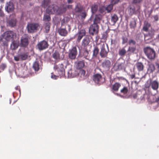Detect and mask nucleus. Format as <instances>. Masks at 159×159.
<instances>
[{"label": "nucleus", "instance_id": "nucleus-41", "mask_svg": "<svg viewBox=\"0 0 159 159\" xmlns=\"http://www.w3.org/2000/svg\"><path fill=\"white\" fill-rule=\"evenodd\" d=\"M130 28L132 29H134L136 26V22L135 20H133L130 23Z\"/></svg>", "mask_w": 159, "mask_h": 159}, {"label": "nucleus", "instance_id": "nucleus-15", "mask_svg": "<svg viewBox=\"0 0 159 159\" xmlns=\"http://www.w3.org/2000/svg\"><path fill=\"white\" fill-rule=\"evenodd\" d=\"M90 40L89 38L86 37L84 38L82 42V48H86L90 42Z\"/></svg>", "mask_w": 159, "mask_h": 159}, {"label": "nucleus", "instance_id": "nucleus-30", "mask_svg": "<svg viewBox=\"0 0 159 159\" xmlns=\"http://www.w3.org/2000/svg\"><path fill=\"white\" fill-rule=\"evenodd\" d=\"M33 68L35 71H38L39 69V62L38 61L35 62L33 66Z\"/></svg>", "mask_w": 159, "mask_h": 159}, {"label": "nucleus", "instance_id": "nucleus-49", "mask_svg": "<svg viewBox=\"0 0 159 159\" xmlns=\"http://www.w3.org/2000/svg\"><path fill=\"white\" fill-rule=\"evenodd\" d=\"M59 76L58 75H55L53 73H51V77L52 79L54 80L57 79L58 78Z\"/></svg>", "mask_w": 159, "mask_h": 159}, {"label": "nucleus", "instance_id": "nucleus-37", "mask_svg": "<svg viewBox=\"0 0 159 159\" xmlns=\"http://www.w3.org/2000/svg\"><path fill=\"white\" fill-rule=\"evenodd\" d=\"M118 20V17L116 14H114L111 17V20L114 23H115Z\"/></svg>", "mask_w": 159, "mask_h": 159}, {"label": "nucleus", "instance_id": "nucleus-23", "mask_svg": "<svg viewBox=\"0 0 159 159\" xmlns=\"http://www.w3.org/2000/svg\"><path fill=\"white\" fill-rule=\"evenodd\" d=\"M69 76L71 77H74L78 74V72L75 71L74 70L72 69L70 70L68 72Z\"/></svg>", "mask_w": 159, "mask_h": 159}, {"label": "nucleus", "instance_id": "nucleus-8", "mask_svg": "<svg viewBox=\"0 0 159 159\" xmlns=\"http://www.w3.org/2000/svg\"><path fill=\"white\" fill-rule=\"evenodd\" d=\"M14 6L11 1L7 2L5 6V10L8 13L12 12L14 10Z\"/></svg>", "mask_w": 159, "mask_h": 159}, {"label": "nucleus", "instance_id": "nucleus-56", "mask_svg": "<svg viewBox=\"0 0 159 159\" xmlns=\"http://www.w3.org/2000/svg\"><path fill=\"white\" fill-rule=\"evenodd\" d=\"M4 16V14L3 11L1 9H0V16L3 17Z\"/></svg>", "mask_w": 159, "mask_h": 159}, {"label": "nucleus", "instance_id": "nucleus-39", "mask_svg": "<svg viewBox=\"0 0 159 159\" xmlns=\"http://www.w3.org/2000/svg\"><path fill=\"white\" fill-rule=\"evenodd\" d=\"M125 47L119 51V54L120 56H123L125 55V54L126 53V51L125 48Z\"/></svg>", "mask_w": 159, "mask_h": 159}, {"label": "nucleus", "instance_id": "nucleus-63", "mask_svg": "<svg viewBox=\"0 0 159 159\" xmlns=\"http://www.w3.org/2000/svg\"><path fill=\"white\" fill-rule=\"evenodd\" d=\"M15 89L16 90H19V91L20 92V87H19V86H16V87H15Z\"/></svg>", "mask_w": 159, "mask_h": 159}, {"label": "nucleus", "instance_id": "nucleus-60", "mask_svg": "<svg viewBox=\"0 0 159 159\" xmlns=\"http://www.w3.org/2000/svg\"><path fill=\"white\" fill-rule=\"evenodd\" d=\"M66 8H67L68 9H71L72 8V6L70 5H67L66 7Z\"/></svg>", "mask_w": 159, "mask_h": 159}, {"label": "nucleus", "instance_id": "nucleus-48", "mask_svg": "<svg viewBox=\"0 0 159 159\" xmlns=\"http://www.w3.org/2000/svg\"><path fill=\"white\" fill-rule=\"evenodd\" d=\"M122 44H124L125 43H127L128 41V39L125 37L123 36L122 38Z\"/></svg>", "mask_w": 159, "mask_h": 159}, {"label": "nucleus", "instance_id": "nucleus-16", "mask_svg": "<svg viewBox=\"0 0 159 159\" xmlns=\"http://www.w3.org/2000/svg\"><path fill=\"white\" fill-rule=\"evenodd\" d=\"M16 20L15 18H13L9 20L7 22V25L11 27H14L16 24Z\"/></svg>", "mask_w": 159, "mask_h": 159}, {"label": "nucleus", "instance_id": "nucleus-1", "mask_svg": "<svg viewBox=\"0 0 159 159\" xmlns=\"http://www.w3.org/2000/svg\"><path fill=\"white\" fill-rule=\"evenodd\" d=\"M16 36V34L12 31L7 30L2 35V38L0 40V42H2V44L5 45L7 42L13 40Z\"/></svg>", "mask_w": 159, "mask_h": 159}, {"label": "nucleus", "instance_id": "nucleus-50", "mask_svg": "<svg viewBox=\"0 0 159 159\" xmlns=\"http://www.w3.org/2000/svg\"><path fill=\"white\" fill-rule=\"evenodd\" d=\"M120 0H111V3L113 5L116 4L120 2Z\"/></svg>", "mask_w": 159, "mask_h": 159}, {"label": "nucleus", "instance_id": "nucleus-45", "mask_svg": "<svg viewBox=\"0 0 159 159\" xmlns=\"http://www.w3.org/2000/svg\"><path fill=\"white\" fill-rule=\"evenodd\" d=\"M85 73L86 72L85 70L82 69L80 70L79 74L80 75L81 77H84Z\"/></svg>", "mask_w": 159, "mask_h": 159}, {"label": "nucleus", "instance_id": "nucleus-44", "mask_svg": "<svg viewBox=\"0 0 159 159\" xmlns=\"http://www.w3.org/2000/svg\"><path fill=\"white\" fill-rule=\"evenodd\" d=\"M135 12V8L134 7H131L129 10V14L132 15L134 14Z\"/></svg>", "mask_w": 159, "mask_h": 159}, {"label": "nucleus", "instance_id": "nucleus-59", "mask_svg": "<svg viewBox=\"0 0 159 159\" xmlns=\"http://www.w3.org/2000/svg\"><path fill=\"white\" fill-rule=\"evenodd\" d=\"M1 67L3 70H4L5 68L6 67V65L5 64H2L1 66Z\"/></svg>", "mask_w": 159, "mask_h": 159}, {"label": "nucleus", "instance_id": "nucleus-32", "mask_svg": "<svg viewBox=\"0 0 159 159\" xmlns=\"http://www.w3.org/2000/svg\"><path fill=\"white\" fill-rule=\"evenodd\" d=\"M50 0H44L42 4V6L45 8L50 3Z\"/></svg>", "mask_w": 159, "mask_h": 159}, {"label": "nucleus", "instance_id": "nucleus-6", "mask_svg": "<svg viewBox=\"0 0 159 159\" xmlns=\"http://www.w3.org/2000/svg\"><path fill=\"white\" fill-rule=\"evenodd\" d=\"M93 81L96 84H101L105 81L102 75L99 74L94 75L93 77Z\"/></svg>", "mask_w": 159, "mask_h": 159}, {"label": "nucleus", "instance_id": "nucleus-46", "mask_svg": "<svg viewBox=\"0 0 159 159\" xmlns=\"http://www.w3.org/2000/svg\"><path fill=\"white\" fill-rule=\"evenodd\" d=\"M136 50V47H129L127 51L128 52H134Z\"/></svg>", "mask_w": 159, "mask_h": 159}, {"label": "nucleus", "instance_id": "nucleus-58", "mask_svg": "<svg viewBox=\"0 0 159 159\" xmlns=\"http://www.w3.org/2000/svg\"><path fill=\"white\" fill-rule=\"evenodd\" d=\"M153 18L155 21H157L158 20V17L157 15H156L153 16Z\"/></svg>", "mask_w": 159, "mask_h": 159}, {"label": "nucleus", "instance_id": "nucleus-19", "mask_svg": "<svg viewBox=\"0 0 159 159\" xmlns=\"http://www.w3.org/2000/svg\"><path fill=\"white\" fill-rule=\"evenodd\" d=\"M136 68L139 71H143L144 68V66L141 62H138L136 64Z\"/></svg>", "mask_w": 159, "mask_h": 159}, {"label": "nucleus", "instance_id": "nucleus-26", "mask_svg": "<svg viewBox=\"0 0 159 159\" xmlns=\"http://www.w3.org/2000/svg\"><path fill=\"white\" fill-rule=\"evenodd\" d=\"M120 86L121 84L120 83H116L112 85V89L115 91H117Z\"/></svg>", "mask_w": 159, "mask_h": 159}, {"label": "nucleus", "instance_id": "nucleus-53", "mask_svg": "<svg viewBox=\"0 0 159 159\" xmlns=\"http://www.w3.org/2000/svg\"><path fill=\"white\" fill-rule=\"evenodd\" d=\"M50 24L49 23H47L46 24L45 30H49L50 29Z\"/></svg>", "mask_w": 159, "mask_h": 159}, {"label": "nucleus", "instance_id": "nucleus-9", "mask_svg": "<svg viewBox=\"0 0 159 159\" xmlns=\"http://www.w3.org/2000/svg\"><path fill=\"white\" fill-rule=\"evenodd\" d=\"M48 46L49 45L48 42L44 40L41 41L37 44L38 48L40 50L46 49L48 47Z\"/></svg>", "mask_w": 159, "mask_h": 159}, {"label": "nucleus", "instance_id": "nucleus-22", "mask_svg": "<svg viewBox=\"0 0 159 159\" xmlns=\"http://www.w3.org/2000/svg\"><path fill=\"white\" fill-rule=\"evenodd\" d=\"M85 30H80L78 33V41L80 42L82 37L85 34Z\"/></svg>", "mask_w": 159, "mask_h": 159}, {"label": "nucleus", "instance_id": "nucleus-51", "mask_svg": "<svg viewBox=\"0 0 159 159\" xmlns=\"http://www.w3.org/2000/svg\"><path fill=\"white\" fill-rule=\"evenodd\" d=\"M136 43V42L134 40L132 39H130L129 42V44L130 45L132 44L134 45Z\"/></svg>", "mask_w": 159, "mask_h": 159}, {"label": "nucleus", "instance_id": "nucleus-18", "mask_svg": "<svg viewBox=\"0 0 159 159\" xmlns=\"http://www.w3.org/2000/svg\"><path fill=\"white\" fill-rule=\"evenodd\" d=\"M111 62L108 60H105L102 63V67L105 69H108L111 66Z\"/></svg>", "mask_w": 159, "mask_h": 159}, {"label": "nucleus", "instance_id": "nucleus-54", "mask_svg": "<svg viewBox=\"0 0 159 159\" xmlns=\"http://www.w3.org/2000/svg\"><path fill=\"white\" fill-rule=\"evenodd\" d=\"M105 10V8L104 7H101L99 8V11L101 13H103Z\"/></svg>", "mask_w": 159, "mask_h": 159}, {"label": "nucleus", "instance_id": "nucleus-62", "mask_svg": "<svg viewBox=\"0 0 159 159\" xmlns=\"http://www.w3.org/2000/svg\"><path fill=\"white\" fill-rule=\"evenodd\" d=\"M130 77L131 79H133L135 77V75L134 74L130 75Z\"/></svg>", "mask_w": 159, "mask_h": 159}, {"label": "nucleus", "instance_id": "nucleus-33", "mask_svg": "<svg viewBox=\"0 0 159 159\" xmlns=\"http://www.w3.org/2000/svg\"><path fill=\"white\" fill-rule=\"evenodd\" d=\"M52 57L54 59L57 60L60 59V55L59 53L57 51H55L52 54Z\"/></svg>", "mask_w": 159, "mask_h": 159}, {"label": "nucleus", "instance_id": "nucleus-43", "mask_svg": "<svg viewBox=\"0 0 159 159\" xmlns=\"http://www.w3.org/2000/svg\"><path fill=\"white\" fill-rule=\"evenodd\" d=\"M128 90L127 87H124L120 90V92L124 94H125L127 93L128 92Z\"/></svg>", "mask_w": 159, "mask_h": 159}, {"label": "nucleus", "instance_id": "nucleus-2", "mask_svg": "<svg viewBox=\"0 0 159 159\" xmlns=\"http://www.w3.org/2000/svg\"><path fill=\"white\" fill-rule=\"evenodd\" d=\"M143 51L149 59L152 60L155 59L156 52L153 48L149 47H147L144 48Z\"/></svg>", "mask_w": 159, "mask_h": 159}, {"label": "nucleus", "instance_id": "nucleus-3", "mask_svg": "<svg viewBox=\"0 0 159 159\" xmlns=\"http://www.w3.org/2000/svg\"><path fill=\"white\" fill-rule=\"evenodd\" d=\"M54 68L55 74L59 75L60 78L64 76L65 69L64 68V65L62 64H59L57 65H55Z\"/></svg>", "mask_w": 159, "mask_h": 159}, {"label": "nucleus", "instance_id": "nucleus-34", "mask_svg": "<svg viewBox=\"0 0 159 159\" xmlns=\"http://www.w3.org/2000/svg\"><path fill=\"white\" fill-rule=\"evenodd\" d=\"M150 26V24L148 22L145 21L144 23L143 30H148Z\"/></svg>", "mask_w": 159, "mask_h": 159}, {"label": "nucleus", "instance_id": "nucleus-5", "mask_svg": "<svg viewBox=\"0 0 159 159\" xmlns=\"http://www.w3.org/2000/svg\"><path fill=\"white\" fill-rule=\"evenodd\" d=\"M30 39L29 36L26 34L24 35L21 37L20 44V46L25 48L27 47L29 43Z\"/></svg>", "mask_w": 159, "mask_h": 159}, {"label": "nucleus", "instance_id": "nucleus-47", "mask_svg": "<svg viewBox=\"0 0 159 159\" xmlns=\"http://www.w3.org/2000/svg\"><path fill=\"white\" fill-rule=\"evenodd\" d=\"M108 32L107 30L102 34V38L103 39H107L108 37Z\"/></svg>", "mask_w": 159, "mask_h": 159}, {"label": "nucleus", "instance_id": "nucleus-57", "mask_svg": "<svg viewBox=\"0 0 159 159\" xmlns=\"http://www.w3.org/2000/svg\"><path fill=\"white\" fill-rule=\"evenodd\" d=\"M143 0H133V3H139L141 2Z\"/></svg>", "mask_w": 159, "mask_h": 159}, {"label": "nucleus", "instance_id": "nucleus-64", "mask_svg": "<svg viewBox=\"0 0 159 159\" xmlns=\"http://www.w3.org/2000/svg\"><path fill=\"white\" fill-rule=\"evenodd\" d=\"M14 60L16 61H19V58H18L17 57H14Z\"/></svg>", "mask_w": 159, "mask_h": 159}, {"label": "nucleus", "instance_id": "nucleus-25", "mask_svg": "<svg viewBox=\"0 0 159 159\" xmlns=\"http://www.w3.org/2000/svg\"><path fill=\"white\" fill-rule=\"evenodd\" d=\"M83 51V54L85 58L86 59H89V51L87 49V48H82Z\"/></svg>", "mask_w": 159, "mask_h": 159}, {"label": "nucleus", "instance_id": "nucleus-7", "mask_svg": "<svg viewBox=\"0 0 159 159\" xmlns=\"http://www.w3.org/2000/svg\"><path fill=\"white\" fill-rule=\"evenodd\" d=\"M58 7L55 5H52L48 6L46 10V13L49 14H53L57 12Z\"/></svg>", "mask_w": 159, "mask_h": 159}, {"label": "nucleus", "instance_id": "nucleus-10", "mask_svg": "<svg viewBox=\"0 0 159 159\" xmlns=\"http://www.w3.org/2000/svg\"><path fill=\"white\" fill-rule=\"evenodd\" d=\"M109 52V50L108 47H107V48H105V45H103L101 48L100 52V54L101 57L102 58L107 57Z\"/></svg>", "mask_w": 159, "mask_h": 159}, {"label": "nucleus", "instance_id": "nucleus-29", "mask_svg": "<svg viewBox=\"0 0 159 159\" xmlns=\"http://www.w3.org/2000/svg\"><path fill=\"white\" fill-rule=\"evenodd\" d=\"M102 19V16L100 14L96 15L94 22L99 23Z\"/></svg>", "mask_w": 159, "mask_h": 159}, {"label": "nucleus", "instance_id": "nucleus-14", "mask_svg": "<svg viewBox=\"0 0 159 159\" xmlns=\"http://www.w3.org/2000/svg\"><path fill=\"white\" fill-rule=\"evenodd\" d=\"M148 101L151 103L155 102L159 103V96L157 95H151L149 97Z\"/></svg>", "mask_w": 159, "mask_h": 159}, {"label": "nucleus", "instance_id": "nucleus-20", "mask_svg": "<svg viewBox=\"0 0 159 159\" xmlns=\"http://www.w3.org/2000/svg\"><path fill=\"white\" fill-rule=\"evenodd\" d=\"M66 10V7H64L63 5H62L58 7L57 12L59 14H62L63 13H65Z\"/></svg>", "mask_w": 159, "mask_h": 159}, {"label": "nucleus", "instance_id": "nucleus-11", "mask_svg": "<svg viewBox=\"0 0 159 159\" xmlns=\"http://www.w3.org/2000/svg\"><path fill=\"white\" fill-rule=\"evenodd\" d=\"M77 54V51L76 47H73L69 54V57L71 59L75 58Z\"/></svg>", "mask_w": 159, "mask_h": 159}, {"label": "nucleus", "instance_id": "nucleus-12", "mask_svg": "<svg viewBox=\"0 0 159 159\" xmlns=\"http://www.w3.org/2000/svg\"><path fill=\"white\" fill-rule=\"evenodd\" d=\"M114 68L116 71L125 70V62L116 63L114 65Z\"/></svg>", "mask_w": 159, "mask_h": 159}, {"label": "nucleus", "instance_id": "nucleus-27", "mask_svg": "<svg viewBox=\"0 0 159 159\" xmlns=\"http://www.w3.org/2000/svg\"><path fill=\"white\" fill-rule=\"evenodd\" d=\"M99 26L97 23L94 22V23L91 25L89 30H98Z\"/></svg>", "mask_w": 159, "mask_h": 159}, {"label": "nucleus", "instance_id": "nucleus-52", "mask_svg": "<svg viewBox=\"0 0 159 159\" xmlns=\"http://www.w3.org/2000/svg\"><path fill=\"white\" fill-rule=\"evenodd\" d=\"M87 16V14L85 12H83L81 13V16L82 17V19H84L85 18L86 16Z\"/></svg>", "mask_w": 159, "mask_h": 159}, {"label": "nucleus", "instance_id": "nucleus-28", "mask_svg": "<svg viewBox=\"0 0 159 159\" xmlns=\"http://www.w3.org/2000/svg\"><path fill=\"white\" fill-rule=\"evenodd\" d=\"M84 66V62L83 61H80L78 62L76 65V67L78 69H80L83 68Z\"/></svg>", "mask_w": 159, "mask_h": 159}, {"label": "nucleus", "instance_id": "nucleus-38", "mask_svg": "<svg viewBox=\"0 0 159 159\" xmlns=\"http://www.w3.org/2000/svg\"><path fill=\"white\" fill-rule=\"evenodd\" d=\"M113 5L111 3L107 7L105 8V10L107 11V12H110L112 9L113 8Z\"/></svg>", "mask_w": 159, "mask_h": 159}, {"label": "nucleus", "instance_id": "nucleus-42", "mask_svg": "<svg viewBox=\"0 0 159 159\" xmlns=\"http://www.w3.org/2000/svg\"><path fill=\"white\" fill-rule=\"evenodd\" d=\"M19 57L22 60H25L28 57V55L26 53H24L19 55Z\"/></svg>", "mask_w": 159, "mask_h": 159}, {"label": "nucleus", "instance_id": "nucleus-24", "mask_svg": "<svg viewBox=\"0 0 159 159\" xmlns=\"http://www.w3.org/2000/svg\"><path fill=\"white\" fill-rule=\"evenodd\" d=\"M99 52V49L98 47L96 46L95 47L93 51V58L96 57Z\"/></svg>", "mask_w": 159, "mask_h": 159}, {"label": "nucleus", "instance_id": "nucleus-17", "mask_svg": "<svg viewBox=\"0 0 159 159\" xmlns=\"http://www.w3.org/2000/svg\"><path fill=\"white\" fill-rule=\"evenodd\" d=\"M147 73L149 74L152 73L155 70V67L154 64L150 63L148 65Z\"/></svg>", "mask_w": 159, "mask_h": 159}, {"label": "nucleus", "instance_id": "nucleus-31", "mask_svg": "<svg viewBox=\"0 0 159 159\" xmlns=\"http://www.w3.org/2000/svg\"><path fill=\"white\" fill-rule=\"evenodd\" d=\"M83 9V8L82 7L78 5L76 6L75 11L76 13H80L82 11Z\"/></svg>", "mask_w": 159, "mask_h": 159}, {"label": "nucleus", "instance_id": "nucleus-4", "mask_svg": "<svg viewBox=\"0 0 159 159\" xmlns=\"http://www.w3.org/2000/svg\"><path fill=\"white\" fill-rule=\"evenodd\" d=\"M159 85V83L157 80L152 81L151 79H150L145 84V87L148 88L151 87L153 90H156L158 89Z\"/></svg>", "mask_w": 159, "mask_h": 159}, {"label": "nucleus", "instance_id": "nucleus-55", "mask_svg": "<svg viewBox=\"0 0 159 159\" xmlns=\"http://www.w3.org/2000/svg\"><path fill=\"white\" fill-rule=\"evenodd\" d=\"M96 30H89V34L90 35L93 36Z\"/></svg>", "mask_w": 159, "mask_h": 159}, {"label": "nucleus", "instance_id": "nucleus-61", "mask_svg": "<svg viewBox=\"0 0 159 159\" xmlns=\"http://www.w3.org/2000/svg\"><path fill=\"white\" fill-rule=\"evenodd\" d=\"M67 2L68 4H71L73 2V0H67Z\"/></svg>", "mask_w": 159, "mask_h": 159}, {"label": "nucleus", "instance_id": "nucleus-13", "mask_svg": "<svg viewBox=\"0 0 159 159\" xmlns=\"http://www.w3.org/2000/svg\"><path fill=\"white\" fill-rule=\"evenodd\" d=\"M39 24L36 23H29L27 26V30H37L39 29Z\"/></svg>", "mask_w": 159, "mask_h": 159}, {"label": "nucleus", "instance_id": "nucleus-36", "mask_svg": "<svg viewBox=\"0 0 159 159\" xmlns=\"http://www.w3.org/2000/svg\"><path fill=\"white\" fill-rule=\"evenodd\" d=\"M49 15H47V14H45L44 15L43 20L45 21H50L51 19L50 16Z\"/></svg>", "mask_w": 159, "mask_h": 159}, {"label": "nucleus", "instance_id": "nucleus-35", "mask_svg": "<svg viewBox=\"0 0 159 159\" xmlns=\"http://www.w3.org/2000/svg\"><path fill=\"white\" fill-rule=\"evenodd\" d=\"M98 5L96 4L93 5L91 7V11L93 13H95L97 11L98 9Z\"/></svg>", "mask_w": 159, "mask_h": 159}, {"label": "nucleus", "instance_id": "nucleus-21", "mask_svg": "<svg viewBox=\"0 0 159 159\" xmlns=\"http://www.w3.org/2000/svg\"><path fill=\"white\" fill-rule=\"evenodd\" d=\"M18 43L15 41H13L11 44L10 48L12 50H15L18 48Z\"/></svg>", "mask_w": 159, "mask_h": 159}, {"label": "nucleus", "instance_id": "nucleus-40", "mask_svg": "<svg viewBox=\"0 0 159 159\" xmlns=\"http://www.w3.org/2000/svg\"><path fill=\"white\" fill-rule=\"evenodd\" d=\"M58 32L60 35L62 36H66L67 34L68 33L67 30H57Z\"/></svg>", "mask_w": 159, "mask_h": 159}]
</instances>
